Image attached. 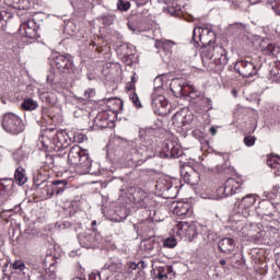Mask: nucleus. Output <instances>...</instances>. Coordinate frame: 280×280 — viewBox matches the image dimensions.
Segmentation results:
<instances>
[{"mask_svg":"<svg viewBox=\"0 0 280 280\" xmlns=\"http://www.w3.org/2000/svg\"><path fill=\"white\" fill-rule=\"evenodd\" d=\"M14 178H15V183H18V185H20V186L25 185V183H27V174L25 173V168H23L22 166H19L15 170Z\"/></svg>","mask_w":280,"mask_h":280,"instance_id":"27","label":"nucleus"},{"mask_svg":"<svg viewBox=\"0 0 280 280\" xmlns=\"http://www.w3.org/2000/svg\"><path fill=\"white\" fill-rule=\"evenodd\" d=\"M55 65L62 73H73L75 66H73V59L69 55H55L52 57Z\"/></svg>","mask_w":280,"mask_h":280,"instance_id":"14","label":"nucleus"},{"mask_svg":"<svg viewBox=\"0 0 280 280\" xmlns=\"http://www.w3.org/2000/svg\"><path fill=\"white\" fill-rule=\"evenodd\" d=\"M126 89H127V91H130V93H135V91H136V85H135V83H128L127 85H126Z\"/></svg>","mask_w":280,"mask_h":280,"instance_id":"55","label":"nucleus"},{"mask_svg":"<svg viewBox=\"0 0 280 280\" xmlns=\"http://www.w3.org/2000/svg\"><path fill=\"white\" fill-rule=\"evenodd\" d=\"M0 188L3 191H12L14 189V178H0Z\"/></svg>","mask_w":280,"mask_h":280,"instance_id":"35","label":"nucleus"},{"mask_svg":"<svg viewBox=\"0 0 280 280\" xmlns=\"http://www.w3.org/2000/svg\"><path fill=\"white\" fill-rule=\"evenodd\" d=\"M49 113V109L47 107H42V119H45V115Z\"/></svg>","mask_w":280,"mask_h":280,"instance_id":"60","label":"nucleus"},{"mask_svg":"<svg viewBox=\"0 0 280 280\" xmlns=\"http://www.w3.org/2000/svg\"><path fill=\"white\" fill-rule=\"evenodd\" d=\"M201 102L205 107V110H213V102L211 101V98L203 97Z\"/></svg>","mask_w":280,"mask_h":280,"instance_id":"51","label":"nucleus"},{"mask_svg":"<svg viewBox=\"0 0 280 280\" xmlns=\"http://www.w3.org/2000/svg\"><path fill=\"white\" fill-rule=\"evenodd\" d=\"M120 50L122 51L124 56L127 58V62H132V58H135V46L130 44H122L120 45Z\"/></svg>","mask_w":280,"mask_h":280,"instance_id":"30","label":"nucleus"},{"mask_svg":"<svg viewBox=\"0 0 280 280\" xmlns=\"http://www.w3.org/2000/svg\"><path fill=\"white\" fill-rule=\"evenodd\" d=\"M133 198L137 205H139L140 200H144V198H150V197L148 196V192H145L143 189L138 188V190L133 194Z\"/></svg>","mask_w":280,"mask_h":280,"instance_id":"43","label":"nucleus"},{"mask_svg":"<svg viewBox=\"0 0 280 280\" xmlns=\"http://www.w3.org/2000/svg\"><path fill=\"white\" fill-rule=\"evenodd\" d=\"M13 270H19L20 272H23L25 275V262L23 260H14L13 264L11 265Z\"/></svg>","mask_w":280,"mask_h":280,"instance_id":"47","label":"nucleus"},{"mask_svg":"<svg viewBox=\"0 0 280 280\" xmlns=\"http://www.w3.org/2000/svg\"><path fill=\"white\" fill-rule=\"evenodd\" d=\"M5 5L14 10H28L30 0H4Z\"/></svg>","mask_w":280,"mask_h":280,"instance_id":"25","label":"nucleus"},{"mask_svg":"<svg viewBox=\"0 0 280 280\" xmlns=\"http://www.w3.org/2000/svg\"><path fill=\"white\" fill-rule=\"evenodd\" d=\"M191 93H194V88L185 81L184 88H183V97L191 96Z\"/></svg>","mask_w":280,"mask_h":280,"instance_id":"50","label":"nucleus"},{"mask_svg":"<svg viewBox=\"0 0 280 280\" xmlns=\"http://www.w3.org/2000/svg\"><path fill=\"white\" fill-rule=\"evenodd\" d=\"M209 131L212 135V137H215V135H218V129H215V127H211Z\"/></svg>","mask_w":280,"mask_h":280,"instance_id":"62","label":"nucleus"},{"mask_svg":"<svg viewBox=\"0 0 280 280\" xmlns=\"http://www.w3.org/2000/svg\"><path fill=\"white\" fill-rule=\"evenodd\" d=\"M68 163L80 172V174H95L93 160L89 156V150L82 149L80 145H73L68 153Z\"/></svg>","mask_w":280,"mask_h":280,"instance_id":"3","label":"nucleus"},{"mask_svg":"<svg viewBox=\"0 0 280 280\" xmlns=\"http://www.w3.org/2000/svg\"><path fill=\"white\" fill-rule=\"evenodd\" d=\"M159 155L161 159H178L183 156V150H180L178 142L166 140Z\"/></svg>","mask_w":280,"mask_h":280,"instance_id":"11","label":"nucleus"},{"mask_svg":"<svg viewBox=\"0 0 280 280\" xmlns=\"http://www.w3.org/2000/svg\"><path fill=\"white\" fill-rule=\"evenodd\" d=\"M264 235H266V232L258 228L256 234L252 238V242L255 244H261V242H264Z\"/></svg>","mask_w":280,"mask_h":280,"instance_id":"44","label":"nucleus"},{"mask_svg":"<svg viewBox=\"0 0 280 280\" xmlns=\"http://www.w3.org/2000/svg\"><path fill=\"white\" fill-rule=\"evenodd\" d=\"M131 148V154L135 155L136 161H148V159L154 156V150L141 140L132 142Z\"/></svg>","mask_w":280,"mask_h":280,"instance_id":"9","label":"nucleus"},{"mask_svg":"<svg viewBox=\"0 0 280 280\" xmlns=\"http://www.w3.org/2000/svg\"><path fill=\"white\" fill-rule=\"evenodd\" d=\"M129 8H130V1H126V0L117 1V10H119L120 12H128Z\"/></svg>","mask_w":280,"mask_h":280,"instance_id":"46","label":"nucleus"},{"mask_svg":"<svg viewBox=\"0 0 280 280\" xmlns=\"http://www.w3.org/2000/svg\"><path fill=\"white\" fill-rule=\"evenodd\" d=\"M167 12L171 16H180V4H178V2H172V4L167 7Z\"/></svg>","mask_w":280,"mask_h":280,"instance_id":"40","label":"nucleus"},{"mask_svg":"<svg viewBox=\"0 0 280 280\" xmlns=\"http://www.w3.org/2000/svg\"><path fill=\"white\" fill-rule=\"evenodd\" d=\"M214 154H219V156H222L223 161H226L229 159V154H226V153L214 152Z\"/></svg>","mask_w":280,"mask_h":280,"instance_id":"58","label":"nucleus"},{"mask_svg":"<svg viewBox=\"0 0 280 280\" xmlns=\"http://www.w3.org/2000/svg\"><path fill=\"white\" fill-rule=\"evenodd\" d=\"M155 189L160 194H165V191H170V190L174 189V186L172 185V182L161 180V182L156 183Z\"/></svg>","mask_w":280,"mask_h":280,"instance_id":"34","label":"nucleus"},{"mask_svg":"<svg viewBox=\"0 0 280 280\" xmlns=\"http://www.w3.org/2000/svg\"><path fill=\"white\" fill-rule=\"evenodd\" d=\"M182 178L187 185H198L200 183V175L191 166H185L180 171Z\"/></svg>","mask_w":280,"mask_h":280,"instance_id":"18","label":"nucleus"},{"mask_svg":"<svg viewBox=\"0 0 280 280\" xmlns=\"http://www.w3.org/2000/svg\"><path fill=\"white\" fill-rule=\"evenodd\" d=\"M264 196L266 199H262L258 202L255 211L257 215L261 218V220H266L267 222H275V220L279 218V214L277 212V203L270 200H275L277 195L275 192L265 191Z\"/></svg>","mask_w":280,"mask_h":280,"instance_id":"4","label":"nucleus"},{"mask_svg":"<svg viewBox=\"0 0 280 280\" xmlns=\"http://www.w3.org/2000/svg\"><path fill=\"white\" fill-rule=\"evenodd\" d=\"M226 32L230 36H233L234 38H241L242 36H244V34H246V24L235 22L228 26Z\"/></svg>","mask_w":280,"mask_h":280,"instance_id":"20","label":"nucleus"},{"mask_svg":"<svg viewBox=\"0 0 280 280\" xmlns=\"http://www.w3.org/2000/svg\"><path fill=\"white\" fill-rule=\"evenodd\" d=\"M234 69L242 78H253L257 75V71L261 69V63H255L253 61L241 60L234 66Z\"/></svg>","mask_w":280,"mask_h":280,"instance_id":"10","label":"nucleus"},{"mask_svg":"<svg viewBox=\"0 0 280 280\" xmlns=\"http://www.w3.org/2000/svg\"><path fill=\"white\" fill-rule=\"evenodd\" d=\"M38 30H40V24L36 23L34 19L23 22L20 26V32L24 38L35 39L40 37Z\"/></svg>","mask_w":280,"mask_h":280,"instance_id":"13","label":"nucleus"},{"mask_svg":"<svg viewBox=\"0 0 280 280\" xmlns=\"http://www.w3.org/2000/svg\"><path fill=\"white\" fill-rule=\"evenodd\" d=\"M185 79H173L170 89L175 97H183V90L185 86Z\"/></svg>","mask_w":280,"mask_h":280,"instance_id":"23","label":"nucleus"},{"mask_svg":"<svg viewBox=\"0 0 280 280\" xmlns=\"http://www.w3.org/2000/svg\"><path fill=\"white\" fill-rule=\"evenodd\" d=\"M138 207L144 209V212L154 209L156 207V201L150 197H144V199L139 201Z\"/></svg>","mask_w":280,"mask_h":280,"instance_id":"32","label":"nucleus"},{"mask_svg":"<svg viewBox=\"0 0 280 280\" xmlns=\"http://www.w3.org/2000/svg\"><path fill=\"white\" fill-rule=\"evenodd\" d=\"M85 100H91V97H95V89H88L84 92Z\"/></svg>","mask_w":280,"mask_h":280,"instance_id":"54","label":"nucleus"},{"mask_svg":"<svg viewBox=\"0 0 280 280\" xmlns=\"http://www.w3.org/2000/svg\"><path fill=\"white\" fill-rule=\"evenodd\" d=\"M34 185H36L37 187H42L43 194H46V198H52L54 194H56L55 188H54V182L43 180L39 184L34 182Z\"/></svg>","mask_w":280,"mask_h":280,"instance_id":"26","label":"nucleus"},{"mask_svg":"<svg viewBox=\"0 0 280 280\" xmlns=\"http://www.w3.org/2000/svg\"><path fill=\"white\" fill-rule=\"evenodd\" d=\"M47 278H48V280H56V273H55V272L47 273V275L45 276V279H47Z\"/></svg>","mask_w":280,"mask_h":280,"instance_id":"57","label":"nucleus"},{"mask_svg":"<svg viewBox=\"0 0 280 280\" xmlns=\"http://www.w3.org/2000/svg\"><path fill=\"white\" fill-rule=\"evenodd\" d=\"M176 45L173 40L162 39L155 43V47L167 54H172V47Z\"/></svg>","mask_w":280,"mask_h":280,"instance_id":"31","label":"nucleus"},{"mask_svg":"<svg viewBox=\"0 0 280 280\" xmlns=\"http://www.w3.org/2000/svg\"><path fill=\"white\" fill-rule=\"evenodd\" d=\"M129 100H130V102H132V104H133V106H136V108H143V105L141 104V101L139 100V95H137V92H130Z\"/></svg>","mask_w":280,"mask_h":280,"instance_id":"42","label":"nucleus"},{"mask_svg":"<svg viewBox=\"0 0 280 280\" xmlns=\"http://www.w3.org/2000/svg\"><path fill=\"white\" fill-rule=\"evenodd\" d=\"M177 244H178V242L174 237L165 238L163 242L164 248H176Z\"/></svg>","mask_w":280,"mask_h":280,"instance_id":"48","label":"nucleus"},{"mask_svg":"<svg viewBox=\"0 0 280 280\" xmlns=\"http://www.w3.org/2000/svg\"><path fill=\"white\" fill-rule=\"evenodd\" d=\"M102 275H104V272H102V271L92 272L89 275V280H102Z\"/></svg>","mask_w":280,"mask_h":280,"instance_id":"53","label":"nucleus"},{"mask_svg":"<svg viewBox=\"0 0 280 280\" xmlns=\"http://www.w3.org/2000/svg\"><path fill=\"white\" fill-rule=\"evenodd\" d=\"M175 212L177 215H187V213H189V205L177 203V206L175 207Z\"/></svg>","mask_w":280,"mask_h":280,"instance_id":"41","label":"nucleus"},{"mask_svg":"<svg viewBox=\"0 0 280 280\" xmlns=\"http://www.w3.org/2000/svg\"><path fill=\"white\" fill-rule=\"evenodd\" d=\"M22 110H28L32 113V110H36L38 108V101H35L31 97L24 98L21 103Z\"/></svg>","mask_w":280,"mask_h":280,"instance_id":"28","label":"nucleus"},{"mask_svg":"<svg viewBox=\"0 0 280 280\" xmlns=\"http://www.w3.org/2000/svg\"><path fill=\"white\" fill-rule=\"evenodd\" d=\"M257 202V195L249 194L243 197L238 203V213L243 215V218H248L250 215V209H253V206Z\"/></svg>","mask_w":280,"mask_h":280,"instance_id":"15","label":"nucleus"},{"mask_svg":"<svg viewBox=\"0 0 280 280\" xmlns=\"http://www.w3.org/2000/svg\"><path fill=\"white\" fill-rule=\"evenodd\" d=\"M140 248L149 255H156L161 252V242H159L156 236H150L149 238L142 240Z\"/></svg>","mask_w":280,"mask_h":280,"instance_id":"17","label":"nucleus"},{"mask_svg":"<svg viewBox=\"0 0 280 280\" xmlns=\"http://www.w3.org/2000/svg\"><path fill=\"white\" fill-rule=\"evenodd\" d=\"M192 42L195 45L205 47L201 52V60L207 65L209 71H222L229 62V51L220 45L213 46L215 43V32L209 27H195L192 31Z\"/></svg>","mask_w":280,"mask_h":280,"instance_id":"1","label":"nucleus"},{"mask_svg":"<svg viewBox=\"0 0 280 280\" xmlns=\"http://www.w3.org/2000/svg\"><path fill=\"white\" fill-rule=\"evenodd\" d=\"M2 128L9 135H21L25 131L23 119L14 113H7L2 117Z\"/></svg>","mask_w":280,"mask_h":280,"instance_id":"5","label":"nucleus"},{"mask_svg":"<svg viewBox=\"0 0 280 280\" xmlns=\"http://www.w3.org/2000/svg\"><path fill=\"white\" fill-rule=\"evenodd\" d=\"M152 110L155 115H167V98L163 95H152Z\"/></svg>","mask_w":280,"mask_h":280,"instance_id":"16","label":"nucleus"},{"mask_svg":"<svg viewBox=\"0 0 280 280\" xmlns=\"http://www.w3.org/2000/svg\"><path fill=\"white\" fill-rule=\"evenodd\" d=\"M267 163H268L269 167H272L273 170H277V166L280 165V156L279 155H272L268 160Z\"/></svg>","mask_w":280,"mask_h":280,"instance_id":"49","label":"nucleus"},{"mask_svg":"<svg viewBox=\"0 0 280 280\" xmlns=\"http://www.w3.org/2000/svg\"><path fill=\"white\" fill-rule=\"evenodd\" d=\"M52 187L55 189V196H62L67 189H69L68 179H56L52 180Z\"/></svg>","mask_w":280,"mask_h":280,"instance_id":"24","label":"nucleus"},{"mask_svg":"<svg viewBox=\"0 0 280 280\" xmlns=\"http://www.w3.org/2000/svg\"><path fill=\"white\" fill-rule=\"evenodd\" d=\"M78 241L82 248H95L102 242V235L96 229H90L78 236Z\"/></svg>","mask_w":280,"mask_h":280,"instance_id":"7","label":"nucleus"},{"mask_svg":"<svg viewBox=\"0 0 280 280\" xmlns=\"http://www.w3.org/2000/svg\"><path fill=\"white\" fill-rule=\"evenodd\" d=\"M255 141H257L255 136H247L244 138V143L247 145V148H253V145H255Z\"/></svg>","mask_w":280,"mask_h":280,"instance_id":"52","label":"nucleus"},{"mask_svg":"<svg viewBox=\"0 0 280 280\" xmlns=\"http://www.w3.org/2000/svg\"><path fill=\"white\" fill-rule=\"evenodd\" d=\"M93 126L96 130H103V128H108V113L105 110L98 112L94 118Z\"/></svg>","mask_w":280,"mask_h":280,"instance_id":"22","label":"nucleus"},{"mask_svg":"<svg viewBox=\"0 0 280 280\" xmlns=\"http://www.w3.org/2000/svg\"><path fill=\"white\" fill-rule=\"evenodd\" d=\"M154 277L159 280H167L174 277V268L168 265L160 266L154 270Z\"/></svg>","mask_w":280,"mask_h":280,"instance_id":"21","label":"nucleus"},{"mask_svg":"<svg viewBox=\"0 0 280 280\" xmlns=\"http://www.w3.org/2000/svg\"><path fill=\"white\" fill-rule=\"evenodd\" d=\"M60 155L46 154L44 163L46 164V167H56V163H58Z\"/></svg>","mask_w":280,"mask_h":280,"instance_id":"38","label":"nucleus"},{"mask_svg":"<svg viewBox=\"0 0 280 280\" xmlns=\"http://www.w3.org/2000/svg\"><path fill=\"white\" fill-rule=\"evenodd\" d=\"M267 3L269 8H271V10H273L278 16H280V0H268Z\"/></svg>","mask_w":280,"mask_h":280,"instance_id":"45","label":"nucleus"},{"mask_svg":"<svg viewBox=\"0 0 280 280\" xmlns=\"http://www.w3.org/2000/svg\"><path fill=\"white\" fill-rule=\"evenodd\" d=\"M240 191H242V179L237 178H229L224 185L217 189L219 198H229V196H234Z\"/></svg>","mask_w":280,"mask_h":280,"instance_id":"8","label":"nucleus"},{"mask_svg":"<svg viewBox=\"0 0 280 280\" xmlns=\"http://www.w3.org/2000/svg\"><path fill=\"white\" fill-rule=\"evenodd\" d=\"M129 268H130L131 270H137V268H139V265H138L137 262H131L130 266H129Z\"/></svg>","mask_w":280,"mask_h":280,"instance_id":"63","label":"nucleus"},{"mask_svg":"<svg viewBox=\"0 0 280 280\" xmlns=\"http://www.w3.org/2000/svg\"><path fill=\"white\" fill-rule=\"evenodd\" d=\"M121 268H124L121 262H107L101 269V272H106V270H109V272H121Z\"/></svg>","mask_w":280,"mask_h":280,"instance_id":"33","label":"nucleus"},{"mask_svg":"<svg viewBox=\"0 0 280 280\" xmlns=\"http://www.w3.org/2000/svg\"><path fill=\"white\" fill-rule=\"evenodd\" d=\"M160 215L161 211L155 210L154 208H150L149 210L144 211V218L147 220H151L152 222H163V218Z\"/></svg>","mask_w":280,"mask_h":280,"instance_id":"29","label":"nucleus"},{"mask_svg":"<svg viewBox=\"0 0 280 280\" xmlns=\"http://www.w3.org/2000/svg\"><path fill=\"white\" fill-rule=\"evenodd\" d=\"M194 121V114L189 112V109H182L177 112L172 117L173 126H176V128H185V130H188L189 124Z\"/></svg>","mask_w":280,"mask_h":280,"instance_id":"12","label":"nucleus"},{"mask_svg":"<svg viewBox=\"0 0 280 280\" xmlns=\"http://www.w3.org/2000/svg\"><path fill=\"white\" fill-rule=\"evenodd\" d=\"M138 269L139 270H143L144 268H148V264H145V261H143V260H140L139 262H138Z\"/></svg>","mask_w":280,"mask_h":280,"instance_id":"56","label":"nucleus"},{"mask_svg":"<svg viewBox=\"0 0 280 280\" xmlns=\"http://www.w3.org/2000/svg\"><path fill=\"white\" fill-rule=\"evenodd\" d=\"M235 240L230 237L221 238L218 243L219 250L225 255H232L235 252Z\"/></svg>","mask_w":280,"mask_h":280,"instance_id":"19","label":"nucleus"},{"mask_svg":"<svg viewBox=\"0 0 280 280\" xmlns=\"http://www.w3.org/2000/svg\"><path fill=\"white\" fill-rule=\"evenodd\" d=\"M173 231L177 237H187L188 242H194L198 237V226L194 222L180 221Z\"/></svg>","mask_w":280,"mask_h":280,"instance_id":"6","label":"nucleus"},{"mask_svg":"<svg viewBox=\"0 0 280 280\" xmlns=\"http://www.w3.org/2000/svg\"><path fill=\"white\" fill-rule=\"evenodd\" d=\"M4 14H5V11L0 12V27H3V23H4L3 15Z\"/></svg>","mask_w":280,"mask_h":280,"instance_id":"59","label":"nucleus"},{"mask_svg":"<svg viewBox=\"0 0 280 280\" xmlns=\"http://www.w3.org/2000/svg\"><path fill=\"white\" fill-rule=\"evenodd\" d=\"M261 51H262V54H265V56H276L277 48L272 44H267L265 46V43H262Z\"/></svg>","mask_w":280,"mask_h":280,"instance_id":"39","label":"nucleus"},{"mask_svg":"<svg viewBox=\"0 0 280 280\" xmlns=\"http://www.w3.org/2000/svg\"><path fill=\"white\" fill-rule=\"evenodd\" d=\"M258 229L259 225H257V223H252L248 226L243 228V231L244 233H246V237H248L252 241L254 235L257 234Z\"/></svg>","mask_w":280,"mask_h":280,"instance_id":"36","label":"nucleus"},{"mask_svg":"<svg viewBox=\"0 0 280 280\" xmlns=\"http://www.w3.org/2000/svg\"><path fill=\"white\" fill-rule=\"evenodd\" d=\"M38 141L45 150H55V152H60V150L69 148L67 132L56 128L44 129Z\"/></svg>","mask_w":280,"mask_h":280,"instance_id":"2","label":"nucleus"},{"mask_svg":"<svg viewBox=\"0 0 280 280\" xmlns=\"http://www.w3.org/2000/svg\"><path fill=\"white\" fill-rule=\"evenodd\" d=\"M137 80H139V78H137V73H133V75L131 77V84H137Z\"/></svg>","mask_w":280,"mask_h":280,"instance_id":"61","label":"nucleus"},{"mask_svg":"<svg viewBox=\"0 0 280 280\" xmlns=\"http://www.w3.org/2000/svg\"><path fill=\"white\" fill-rule=\"evenodd\" d=\"M44 97H46V102L51 104V96H49V93L44 94Z\"/></svg>","mask_w":280,"mask_h":280,"instance_id":"64","label":"nucleus"},{"mask_svg":"<svg viewBox=\"0 0 280 280\" xmlns=\"http://www.w3.org/2000/svg\"><path fill=\"white\" fill-rule=\"evenodd\" d=\"M115 14L114 13H105L100 15L98 21L103 22V25H105L106 27L113 25V23H115Z\"/></svg>","mask_w":280,"mask_h":280,"instance_id":"37","label":"nucleus"}]
</instances>
